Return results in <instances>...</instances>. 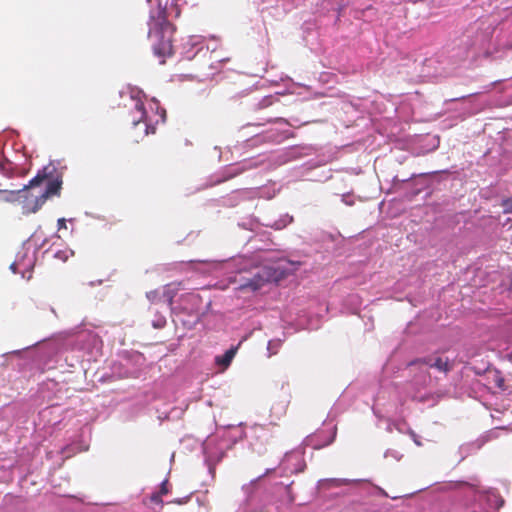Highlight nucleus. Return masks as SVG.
Returning a JSON list of instances; mask_svg holds the SVG:
<instances>
[{
  "label": "nucleus",
  "instance_id": "1",
  "mask_svg": "<svg viewBox=\"0 0 512 512\" xmlns=\"http://www.w3.org/2000/svg\"><path fill=\"white\" fill-rule=\"evenodd\" d=\"M167 2L159 1L157 11L150 16L148 38L151 41L154 54L159 58L173 55L175 26L168 20Z\"/></svg>",
  "mask_w": 512,
  "mask_h": 512
},
{
  "label": "nucleus",
  "instance_id": "2",
  "mask_svg": "<svg viewBox=\"0 0 512 512\" xmlns=\"http://www.w3.org/2000/svg\"><path fill=\"white\" fill-rule=\"evenodd\" d=\"M153 106L156 107L157 112L154 116L150 115L144 105V103L140 100H137L135 102V113L138 114V117H134L132 119V124L137 127L139 125H143L145 134L148 135L150 133H155L156 127L155 124L161 120L162 122L165 121V110H161L160 113H158V103L150 104V109L153 110Z\"/></svg>",
  "mask_w": 512,
  "mask_h": 512
},
{
  "label": "nucleus",
  "instance_id": "3",
  "mask_svg": "<svg viewBox=\"0 0 512 512\" xmlns=\"http://www.w3.org/2000/svg\"><path fill=\"white\" fill-rule=\"evenodd\" d=\"M48 168H46L43 172H38L37 175L32 178L27 185H24L23 188L18 190H6L0 189V202H8L13 203L17 201L26 202L28 200V190L30 188H34L42 185L44 180L48 177Z\"/></svg>",
  "mask_w": 512,
  "mask_h": 512
},
{
  "label": "nucleus",
  "instance_id": "4",
  "mask_svg": "<svg viewBox=\"0 0 512 512\" xmlns=\"http://www.w3.org/2000/svg\"><path fill=\"white\" fill-rule=\"evenodd\" d=\"M47 168L48 177L44 180H48L47 187L41 195L35 197L34 205L31 208V211L34 213L42 207L48 198L60 195L62 188V177L58 174L53 177V173L56 172V168L54 166H47ZM45 169L46 167L41 172H43Z\"/></svg>",
  "mask_w": 512,
  "mask_h": 512
},
{
  "label": "nucleus",
  "instance_id": "5",
  "mask_svg": "<svg viewBox=\"0 0 512 512\" xmlns=\"http://www.w3.org/2000/svg\"><path fill=\"white\" fill-rule=\"evenodd\" d=\"M335 437L336 428H333L331 431L327 433L324 430H322L310 436L308 438V441L313 446L314 449H320L331 444L334 441Z\"/></svg>",
  "mask_w": 512,
  "mask_h": 512
},
{
  "label": "nucleus",
  "instance_id": "6",
  "mask_svg": "<svg viewBox=\"0 0 512 512\" xmlns=\"http://www.w3.org/2000/svg\"><path fill=\"white\" fill-rule=\"evenodd\" d=\"M271 273L268 269H263L261 272L255 274L251 279H248L241 285L242 289H250L256 291L262 288L267 282L270 281Z\"/></svg>",
  "mask_w": 512,
  "mask_h": 512
},
{
  "label": "nucleus",
  "instance_id": "7",
  "mask_svg": "<svg viewBox=\"0 0 512 512\" xmlns=\"http://www.w3.org/2000/svg\"><path fill=\"white\" fill-rule=\"evenodd\" d=\"M416 363L426 364V365H428L432 368H436L437 370L442 371V372H448L452 369V365L447 358L443 359L441 357H438L433 362L431 359L424 358V359L415 360V361L411 362L410 365H413Z\"/></svg>",
  "mask_w": 512,
  "mask_h": 512
},
{
  "label": "nucleus",
  "instance_id": "8",
  "mask_svg": "<svg viewBox=\"0 0 512 512\" xmlns=\"http://www.w3.org/2000/svg\"><path fill=\"white\" fill-rule=\"evenodd\" d=\"M180 286H181L180 282L177 284L171 283V284L166 285L164 292H163V297L166 299V301L168 302V304L170 306L173 304V299H174L175 295L177 294Z\"/></svg>",
  "mask_w": 512,
  "mask_h": 512
},
{
  "label": "nucleus",
  "instance_id": "9",
  "mask_svg": "<svg viewBox=\"0 0 512 512\" xmlns=\"http://www.w3.org/2000/svg\"><path fill=\"white\" fill-rule=\"evenodd\" d=\"M236 352H237V347H232V348L228 349L224 353V355L216 358V363L219 365H222L224 367L229 366L231 361L233 360Z\"/></svg>",
  "mask_w": 512,
  "mask_h": 512
},
{
  "label": "nucleus",
  "instance_id": "10",
  "mask_svg": "<svg viewBox=\"0 0 512 512\" xmlns=\"http://www.w3.org/2000/svg\"><path fill=\"white\" fill-rule=\"evenodd\" d=\"M325 482L328 484V487H341L349 483L346 479L338 478L327 479Z\"/></svg>",
  "mask_w": 512,
  "mask_h": 512
},
{
  "label": "nucleus",
  "instance_id": "11",
  "mask_svg": "<svg viewBox=\"0 0 512 512\" xmlns=\"http://www.w3.org/2000/svg\"><path fill=\"white\" fill-rule=\"evenodd\" d=\"M503 208V213L511 214L512 213V199H504L501 203Z\"/></svg>",
  "mask_w": 512,
  "mask_h": 512
},
{
  "label": "nucleus",
  "instance_id": "12",
  "mask_svg": "<svg viewBox=\"0 0 512 512\" xmlns=\"http://www.w3.org/2000/svg\"><path fill=\"white\" fill-rule=\"evenodd\" d=\"M161 495H166L169 493V482L168 479H165L161 485L160 490L158 491Z\"/></svg>",
  "mask_w": 512,
  "mask_h": 512
},
{
  "label": "nucleus",
  "instance_id": "13",
  "mask_svg": "<svg viewBox=\"0 0 512 512\" xmlns=\"http://www.w3.org/2000/svg\"><path fill=\"white\" fill-rule=\"evenodd\" d=\"M146 297L151 301V302H155L158 297H159V293L157 290H152V291H149L146 293Z\"/></svg>",
  "mask_w": 512,
  "mask_h": 512
},
{
  "label": "nucleus",
  "instance_id": "14",
  "mask_svg": "<svg viewBox=\"0 0 512 512\" xmlns=\"http://www.w3.org/2000/svg\"><path fill=\"white\" fill-rule=\"evenodd\" d=\"M161 496H162V495H161L159 492H155V493H153V494L150 496V500H151V502H153V503H156V504H162V503H163V501H162V499H161Z\"/></svg>",
  "mask_w": 512,
  "mask_h": 512
},
{
  "label": "nucleus",
  "instance_id": "15",
  "mask_svg": "<svg viewBox=\"0 0 512 512\" xmlns=\"http://www.w3.org/2000/svg\"><path fill=\"white\" fill-rule=\"evenodd\" d=\"M58 229L66 228V220L64 218H60L57 221Z\"/></svg>",
  "mask_w": 512,
  "mask_h": 512
},
{
  "label": "nucleus",
  "instance_id": "16",
  "mask_svg": "<svg viewBox=\"0 0 512 512\" xmlns=\"http://www.w3.org/2000/svg\"><path fill=\"white\" fill-rule=\"evenodd\" d=\"M494 496H495V497L497 498V500H498L497 508L502 507V506H503V504H504V500H503L500 496H498V495H494Z\"/></svg>",
  "mask_w": 512,
  "mask_h": 512
},
{
  "label": "nucleus",
  "instance_id": "17",
  "mask_svg": "<svg viewBox=\"0 0 512 512\" xmlns=\"http://www.w3.org/2000/svg\"><path fill=\"white\" fill-rule=\"evenodd\" d=\"M415 443H416L417 445H421V443L418 441V439H415Z\"/></svg>",
  "mask_w": 512,
  "mask_h": 512
},
{
  "label": "nucleus",
  "instance_id": "18",
  "mask_svg": "<svg viewBox=\"0 0 512 512\" xmlns=\"http://www.w3.org/2000/svg\"><path fill=\"white\" fill-rule=\"evenodd\" d=\"M502 382H504V379H501V381H498L499 386H501Z\"/></svg>",
  "mask_w": 512,
  "mask_h": 512
},
{
  "label": "nucleus",
  "instance_id": "19",
  "mask_svg": "<svg viewBox=\"0 0 512 512\" xmlns=\"http://www.w3.org/2000/svg\"><path fill=\"white\" fill-rule=\"evenodd\" d=\"M502 382H504V379H501V381H498L499 386H501Z\"/></svg>",
  "mask_w": 512,
  "mask_h": 512
},
{
  "label": "nucleus",
  "instance_id": "20",
  "mask_svg": "<svg viewBox=\"0 0 512 512\" xmlns=\"http://www.w3.org/2000/svg\"><path fill=\"white\" fill-rule=\"evenodd\" d=\"M470 486L473 487V488L477 487V485H475V484H471Z\"/></svg>",
  "mask_w": 512,
  "mask_h": 512
},
{
  "label": "nucleus",
  "instance_id": "21",
  "mask_svg": "<svg viewBox=\"0 0 512 512\" xmlns=\"http://www.w3.org/2000/svg\"><path fill=\"white\" fill-rule=\"evenodd\" d=\"M159 2V0H157ZM160 2L162 3V0H160Z\"/></svg>",
  "mask_w": 512,
  "mask_h": 512
},
{
  "label": "nucleus",
  "instance_id": "22",
  "mask_svg": "<svg viewBox=\"0 0 512 512\" xmlns=\"http://www.w3.org/2000/svg\"><path fill=\"white\" fill-rule=\"evenodd\" d=\"M148 2H151V0H147Z\"/></svg>",
  "mask_w": 512,
  "mask_h": 512
}]
</instances>
